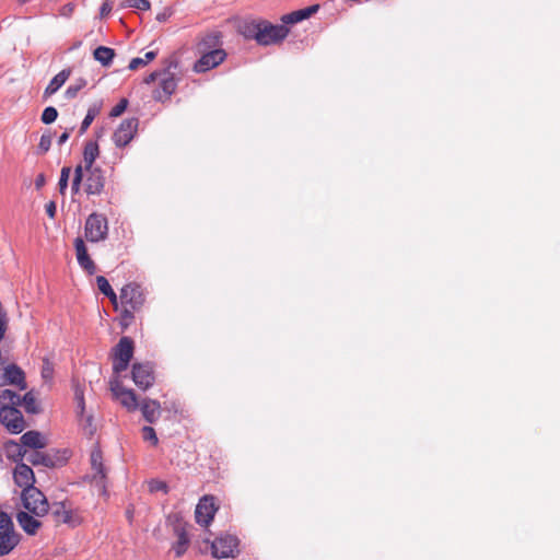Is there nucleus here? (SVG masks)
<instances>
[{"instance_id": "f257e3e1", "label": "nucleus", "mask_w": 560, "mask_h": 560, "mask_svg": "<svg viewBox=\"0 0 560 560\" xmlns=\"http://www.w3.org/2000/svg\"><path fill=\"white\" fill-rule=\"evenodd\" d=\"M289 34L284 24L275 25L268 21L253 22L246 26L245 36L253 37L259 45L268 46L282 42Z\"/></svg>"}, {"instance_id": "f03ea898", "label": "nucleus", "mask_w": 560, "mask_h": 560, "mask_svg": "<svg viewBox=\"0 0 560 560\" xmlns=\"http://www.w3.org/2000/svg\"><path fill=\"white\" fill-rule=\"evenodd\" d=\"M21 444L10 441L7 444V450L9 452V457L13 462L23 460L24 457L28 455L31 451H27L26 447L32 448V451L42 450L46 446V441L40 432L38 431H27L25 432L21 439Z\"/></svg>"}, {"instance_id": "7ed1b4c3", "label": "nucleus", "mask_w": 560, "mask_h": 560, "mask_svg": "<svg viewBox=\"0 0 560 560\" xmlns=\"http://www.w3.org/2000/svg\"><path fill=\"white\" fill-rule=\"evenodd\" d=\"M70 456V452L68 450H49L47 452L31 451L28 455L25 457L26 460L33 466H44L48 468H55L62 466L67 463Z\"/></svg>"}, {"instance_id": "20e7f679", "label": "nucleus", "mask_w": 560, "mask_h": 560, "mask_svg": "<svg viewBox=\"0 0 560 560\" xmlns=\"http://www.w3.org/2000/svg\"><path fill=\"white\" fill-rule=\"evenodd\" d=\"M22 502L25 510L36 517L46 515L51 508L45 494L36 487L22 490Z\"/></svg>"}, {"instance_id": "39448f33", "label": "nucleus", "mask_w": 560, "mask_h": 560, "mask_svg": "<svg viewBox=\"0 0 560 560\" xmlns=\"http://www.w3.org/2000/svg\"><path fill=\"white\" fill-rule=\"evenodd\" d=\"M56 524H65L70 528L80 526L83 522L80 510L73 509L66 501L54 502L50 510Z\"/></svg>"}, {"instance_id": "423d86ee", "label": "nucleus", "mask_w": 560, "mask_h": 560, "mask_svg": "<svg viewBox=\"0 0 560 560\" xmlns=\"http://www.w3.org/2000/svg\"><path fill=\"white\" fill-rule=\"evenodd\" d=\"M84 234L91 243L105 241L108 236L107 218L102 213H91L85 220Z\"/></svg>"}, {"instance_id": "0eeeda50", "label": "nucleus", "mask_w": 560, "mask_h": 560, "mask_svg": "<svg viewBox=\"0 0 560 560\" xmlns=\"http://www.w3.org/2000/svg\"><path fill=\"white\" fill-rule=\"evenodd\" d=\"M133 355V340L130 337H121L113 349V371L119 374L128 369Z\"/></svg>"}, {"instance_id": "6e6552de", "label": "nucleus", "mask_w": 560, "mask_h": 560, "mask_svg": "<svg viewBox=\"0 0 560 560\" xmlns=\"http://www.w3.org/2000/svg\"><path fill=\"white\" fill-rule=\"evenodd\" d=\"M84 191L89 196H100L105 187V171L100 166L83 168Z\"/></svg>"}, {"instance_id": "1a4fd4ad", "label": "nucleus", "mask_w": 560, "mask_h": 560, "mask_svg": "<svg viewBox=\"0 0 560 560\" xmlns=\"http://www.w3.org/2000/svg\"><path fill=\"white\" fill-rule=\"evenodd\" d=\"M0 423L12 434H19L25 428L22 412L13 406L0 407Z\"/></svg>"}, {"instance_id": "9d476101", "label": "nucleus", "mask_w": 560, "mask_h": 560, "mask_svg": "<svg viewBox=\"0 0 560 560\" xmlns=\"http://www.w3.org/2000/svg\"><path fill=\"white\" fill-rule=\"evenodd\" d=\"M177 61L173 59L167 60V68L163 70V79L160 82L159 89L154 92V98L156 101L168 100L170 96L175 92L177 83L174 74L170 72L171 68H176Z\"/></svg>"}, {"instance_id": "9b49d317", "label": "nucleus", "mask_w": 560, "mask_h": 560, "mask_svg": "<svg viewBox=\"0 0 560 560\" xmlns=\"http://www.w3.org/2000/svg\"><path fill=\"white\" fill-rule=\"evenodd\" d=\"M120 302L124 306L132 310H140L144 303V293L140 284L131 282L124 285L120 290Z\"/></svg>"}, {"instance_id": "f8f14e48", "label": "nucleus", "mask_w": 560, "mask_h": 560, "mask_svg": "<svg viewBox=\"0 0 560 560\" xmlns=\"http://www.w3.org/2000/svg\"><path fill=\"white\" fill-rule=\"evenodd\" d=\"M139 119L136 117L122 120L113 135L115 145L118 148L126 147L137 133Z\"/></svg>"}, {"instance_id": "ddd939ff", "label": "nucleus", "mask_w": 560, "mask_h": 560, "mask_svg": "<svg viewBox=\"0 0 560 560\" xmlns=\"http://www.w3.org/2000/svg\"><path fill=\"white\" fill-rule=\"evenodd\" d=\"M237 545V538L232 535L218 537L211 545L212 556L218 559L233 557Z\"/></svg>"}, {"instance_id": "4468645a", "label": "nucleus", "mask_w": 560, "mask_h": 560, "mask_svg": "<svg viewBox=\"0 0 560 560\" xmlns=\"http://www.w3.org/2000/svg\"><path fill=\"white\" fill-rule=\"evenodd\" d=\"M217 508L212 495L202 497L195 510L196 522L201 526H208L214 517Z\"/></svg>"}, {"instance_id": "2eb2a0df", "label": "nucleus", "mask_w": 560, "mask_h": 560, "mask_svg": "<svg viewBox=\"0 0 560 560\" xmlns=\"http://www.w3.org/2000/svg\"><path fill=\"white\" fill-rule=\"evenodd\" d=\"M132 380L140 389H148L154 383L153 369L149 363H135L132 365Z\"/></svg>"}, {"instance_id": "dca6fc26", "label": "nucleus", "mask_w": 560, "mask_h": 560, "mask_svg": "<svg viewBox=\"0 0 560 560\" xmlns=\"http://www.w3.org/2000/svg\"><path fill=\"white\" fill-rule=\"evenodd\" d=\"M4 385H15L21 390L26 389L27 384L23 370L14 363L7 365L0 376V386Z\"/></svg>"}, {"instance_id": "f3484780", "label": "nucleus", "mask_w": 560, "mask_h": 560, "mask_svg": "<svg viewBox=\"0 0 560 560\" xmlns=\"http://www.w3.org/2000/svg\"><path fill=\"white\" fill-rule=\"evenodd\" d=\"M223 49H214L203 54L195 63L194 70L198 73L206 72L219 66L225 59Z\"/></svg>"}, {"instance_id": "a211bd4d", "label": "nucleus", "mask_w": 560, "mask_h": 560, "mask_svg": "<svg viewBox=\"0 0 560 560\" xmlns=\"http://www.w3.org/2000/svg\"><path fill=\"white\" fill-rule=\"evenodd\" d=\"M112 392L114 396L126 407L129 411H135L139 408L137 395L132 389L122 387L118 382L112 383Z\"/></svg>"}, {"instance_id": "6ab92c4d", "label": "nucleus", "mask_w": 560, "mask_h": 560, "mask_svg": "<svg viewBox=\"0 0 560 560\" xmlns=\"http://www.w3.org/2000/svg\"><path fill=\"white\" fill-rule=\"evenodd\" d=\"M15 463L16 466L13 472L15 483L23 489L33 488L35 482L33 469L22 460Z\"/></svg>"}, {"instance_id": "aec40b11", "label": "nucleus", "mask_w": 560, "mask_h": 560, "mask_svg": "<svg viewBox=\"0 0 560 560\" xmlns=\"http://www.w3.org/2000/svg\"><path fill=\"white\" fill-rule=\"evenodd\" d=\"M74 248L77 260L80 267L84 269L89 275H94L96 271V266L89 256L86 246L81 237H77L74 240Z\"/></svg>"}, {"instance_id": "412c9836", "label": "nucleus", "mask_w": 560, "mask_h": 560, "mask_svg": "<svg viewBox=\"0 0 560 560\" xmlns=\"http://www.w3.org/2000/svg\"><path fill=\"white\" fill-rule=\"evenodd\" d=\"M91 466L94 470L93 479L96 481L97 485H102L105 487V479H106V468L103 464V454L98 446H95L90 456Z\"/></svg>"}, {"instance_id": "4be33fe9", "label": "nucleus", "mask_w": 560, "mask_h": 560, "mask_svg": "<svg viewBox=\"0 0 560 560\" xmlns=\"http://www.w3.org/2000/svg\"><path fill=\"white\" fill-rule=\"evenodd\" d=\"M16 521L22 529L28 535H35L42 523L36 518L35 515L27 511H20L16 513Z\"/></svg>"}, {"instance_id": "5701e85b", "label": "nucleus", "mask_w": 560, "mask_h": 560, "mask_svg": "<svg viewBox=\"0 0 560 560\" xmlns=\"http://www.w3.org/2000/svg\"><path fill=\"white\" fill-rule=\"evenodd\" d=\"M319 9L318 4L310 5L307 8L293 11L291 13L284 14L281 18L282 23L287 26L288 24H295L303 20L308 19L313 14H315Z\"/></svg>"}, {"instance_id": "b1692460", "label": "nucleus", "mask_w": 560, "mask_h": 560, "mask_svg": "<svg viewBox=\"0 0 560 560\" xmlns=\"http://www.w3.org/2000/svg\"><path fill=\"white\" fill-rule=\"evenodd\" d=\"M139 407L143 418L149 423H154L159 419L161 405L158 400L144 398Z\"/></svg>"}, {"instance_id": "393cba45", "label": "nucleus", "mask_w": 560, "mask_h": 560, "mask_svg": "<svg viewBox=\"0 0 560 560\" xmlns=\"http://www.w3.org/2000/svg\"><path fill=\"white\" fill-rule=\"evenodd\" d=\"M20 542L15 532H0V557L9 555Z\"/></svg>"}, {"instance_id": "a878e982", "label": "nucleus", "mask_w": 560, "mask_h": 560, "mask_svg": "<svg viewBox=\"0 0 560 560\" xmlns=\"http://www.w3.org/2000/svg\"><path fill=\"white\" fill-rule=\"evenodd\" d=\"M174 533L177 536V541L173 545V550L176 557H182L188 548L189 537L183 524L175 525Z\"/></svg>"}, {"instance_id": "bb28decb", "label": "nucleus", "mask_w": 560, "mask_h": 560, "mask_svg": "<svg viewBox=\"0 0 560 560\" xmlns=\"http://www.w3.org/2000/svg\"><path fill=\"white\" fill-rule=\"evenodd\" d=\"M71 74L70 69H63L59 73H57L48 83L44 91V98L47 100L66 83V81L69 79Z\"/></svg>"}, {"instance_id": "cd10ccee", "label": "nucleus", "mask_w": 560, "mask_h": 560, "mask_svg": "<svg viewBox=\"0 0 560 560\" xmlns=\"http://www.w3.org/2000/svg\"><path fill=\"white\" fill-rule=\"evenodd\" d=\"M100 155V148L96 141H88L83 148V168H90L95 165V161Z\"/></svg>"}, {"instance_id": "c85d7f7f", "label": "nucleus", "mask_w": 560, "mask_h": 560, "mask_svg": "<svg viewBox=\"0 0 560 560\" xmlns=\"http://www.w3.org/2000/svg\"><path fill=\"white\" fill-rule=\"evenodd\" d=\"M115 55V50L106 46H98L93 52L94 59L98 61L103 67H109Z\"/></svg>"}, {"instance_id": "c756f323", "label": "nucleus", "mask_w": 560, "mask_h": 560, "mask_svg": "<svg viewBox=\"0 0 560 560\" xmlns=\"http://www.w3.org/2000/svg\"><path fill=\"white\" fill-rule=\"evenodd\" d=\"M96 283H97L98 290L104 295H106L110 300L112 304L117 308L118 296L115 293V291L113 290V288L110 287L108 280L104 276H97Z\"/></svg>"}, {"instance_id": "7c9ffc66", "label": "nucleus", "mask_w": 560, "mask_h": 560, "mask_svg": "<svg viewBox=\"0 0 560 560\" xmlns=\"http://www.w3.org/2000/svg\"><path fill=\"white\" fill-rule=\"evenodd\" d=\"M22 396L11 389H3L0 392V405L4 406H13L18 408L21 406Z\"/></svg>"}, {"instance_id": "2f4dec72", "label": "nucleus", "mask_w": 560, "mask_h": 560, "mask_svg": "<svg viewBox=\"0 0 560 560\" xmlns=\"http://www.w3.org/2000/svg\"><path fill=\"white\" fill-rule=\"evenodd\" d=\"M78 417L80 418V427L83 430L84 434L88 435L89 438H92L97 430L96 424L94 422V417L92 415L84 416V413L78 415Z\"/></svg>"}, {"instance_id": "473e14b6", "label": "nucleus", "mask_w": 560, "mask_h": 560, "mask_svg": "<svg viewBox=\"0 0 560 560\" xmlns=\"http://www.w3.org/2000/svg\"><path fill=\"white\" fill-rule=\"evenodd\" d=\"M21 406L24 407L27 413L34 415L39 411L36 398L34 397L32 392H28L24 396H22Z\"/></svg>"}, {"instance_id": "72a5a7b5", "label": "nucleus", "mask_w": 560, "mask_h": 560, "mask_svg": "<svg viewBox=\"0 0 560 560\" xmlns=\"http://www.w3.org/2000/svg\"><path fill=\"white\" fill-rule=\"evenodd\" d=\"M98 113H100L98 105H93L88 109V113H86L83 121L81 122L80 135H83L88 130V128L91 126V124L93 122L95 117L98 115Z\"/></svg>"}, {"instance_id": "f704fd0d", "label": "nucleus", "mask_w": 560, "mask_h": 560, "mask_svg": "<svg viewBox=\"0 0 560 560\" xmlns=\"http://www.w3.org/2000/svg\"><path fill=\"white\" fill-rule=\"evenodd\" d=\"M119 8H133L140 11H148L151 8V3L149 0H124L120 2Z\"/></svg>"}, {"instance_id": "c9c22d12", "label": "nucleus", "mask_w": 560, "mask_h": 560, "mask_svg": "<svg viewBox=\"0 0 560 560\" xmlns=\"http://www.w3.org/2000/svg\"><path fill=\"white\" fill-rule=\"evenodd\" d=\"M86 80L83 78L77 79L73 84L67 88L65 92L66 97L69 100L74 98L78 93L86 85Z\"/></svg>"}, {"instance_id": "e433bc0d", "label": "nucleus", "mask_w": 560, "mask_h": 560, "mask_svg": "<svg viewBox=\"0 0 560 560\" xmlns=\"http://www.w3.org/2000/svg\"><path fill=\"white\" fill-rule=\"evenodd\" d=\"M83 177H84L83 166H82V164H79L74 168V176H73V180L71 184V191L73 195L79 192L81 183L84 182Z\"/></svg>"}, {"instance_id": "4c0bfd02", "label": "nucleus", "mask_w": 560, "mask_h": 560, "mask_svg": "<svg viewBox=\"0 0 560 560\" xmlns=\"http://www.w3.org/2000/svg\"><path fill=\"white\" fill-rule=\"evenodd\" d=\"M74 400L77 402V413L83 415L85 411L84 390L79 384L74 385Z\"/></svg>"}, {"instance_id": "58836bf2", "label": "nucleus", "mask_w": 560, "mask_h": 560, "mask_svg": "<svg viewBox=\"0 0 560 560\" xmlns=\"http://www.w3.org/2000/svg\"><path fill=\"white\" fill-rule=\"evenodd\" d=\"M71 174V168L69 166H63L60 172V177L58 182L59 191L65 194V190L68 187L69 177Z\"/></svg>"}, {"instance_id": "ea45409f", "label": "nucleus", "mask_w": 560, "mask_h": 560, "mask_svg": "<svg viewBox=\"0 0 560 560\" xmlns=\"http://www.w3.org/2000/svg\"><path fill=\"white\" fill-rule=\"evenodd\" d=\"M58 117V112L55 107L48 106L43 110L42 121L46 125L52 124Z\"/></svg>"}, {"instance_id": "a19ab883", "label": "nucleus", "mask_w": 560, "mask_h": 560, "mask_svg": "<svg viewBox=\"0 0 560 560\" xmlns=\"http://www.w3.org/2000/svg\"><path fill=\"white\" fill-rule=\"evenodd\" d=\"M138 310H132L131 307L129 306H124V310L121 311V314H120V324L124 326V327H127L131 324V322L135 318V315L133 313L137 312Z\"/></svg>"}, {"instance_id": "79ce46f5", "label": "nucleus", "mask_w": 560, "mask_h": 560, "mask_svg": "<svg viewBox=\"0 0 560 560\" xmlns=\"http://www.w3.org/2000/svg\"><path fill=\"white\" fill-rule=\"evenodd\" d=\"M0 532H15L12 520L5 512H0Z\"/></svg>"}, {"instance_id": "37998d69", "label": "nucleus", "mask_w": 560, "mask_h": 560, "mask_svg": "<svg viewBox=\"0 0 560 560\" xmlns=\"http://www.w3.org/2000/svg\"><path fill=\"white\" fill-rule=\"evenodd\" d=\"M142 438L144 441L151 442L154 446L159 443L155 430L152 427L147 425L142 428Z\"/></svg>"}, {"instance_id": "c03bdc74", "label": "nucleus", "mask_w": 560, "mask_h": 560, "mask_svg": "<svg viewBox=\"0 0 560 560\" xmlns=\"http://www.w3.org/2000/svg\"><path fill=\"white\" fill-rule=\"evenodd\" d=\"M52 136L50 132H45L42 135L39 143H38V150L42 153H46L50 147H51Z\"/></svg>"}, {"instance_id": "a18cd8bd", "label": "nucleus", "mask_w": 560, "mask_h": 560, "mask_svg": "<svg viewBox=\"0 0 560 560\" xmlns=\"http://www.w3.org/2000/svg\"><path fill=\"white\" fill-rule=\"evenodd\" d=\"M128 106V100L121 98L110 110V117H118L120 116Z\"/></svg>"}, {"instance_id": "49530a36", "label": "nucleus", "mask_w": 560, "mask_h": 560, "mask_svg": "<svg viewBox=\"0 0 560 560\" xmlns=\"http://www.w3.org/2000/svg\"><path fill=\"white\" fill-rule=\"evenodd\" d=\"M172 8H165L162 12L156 14V21L163 23L166 22L173 15Z\"/></svg>"}, {"instance_id": "de8ad7c7", "label": "nucleus", "mask_w": 560, "mask_h": 560, "mask_svg": "<svg viewBox=\"0 0 560 560\" xmlns=\"http://www.w3.org/2000/svg\"><path fill=\"white\" fill-rule=\"evenodd\" d=\"M113 9V1L112 0H105L100 9V15L102 18L107 16Z\"/></svg>"}, {"instance_id": "09e8293b", "label": "nucleus", "mask_w": 560, "mask_h": 560, "mask_svg": "<svg viewBox=\"0 0 560 560\" xmlns=\"http://www.w3.org/2000/svg\"><path fill=\"white\" fill-rule=\"evenodd\" d=\"M145 65H147V61L143 58L137 57V58H133L130 60L128 68L130 70H137L140 67L145 66Z\"/></svg>"}, {"instance_id": "8fccbe9b", "label": "nucleus", "mask_w": 560, "mask_h": 560, "mask_svg": "<svg viewBox=\"0 0 560 560\" xmlns=\"http://www.w3.org/2000/svg\"><path fill=\"white\" fill-rule=\"evenodd\" d=\"M46 213L49 218L54 219L56 217L57 206L55 201H49L46 206Z\"/></svg>"}, {"instance_id": "3c124183", "label": "nucleus", "mask_w": 560, "mask_h": 560, "mask_svg": "<svg viewBox=\"0 0 560 560\" xmlns=\"http://www.w3.org/2000/svg\"><path fill=\"white\" fill-rule=\"evenodd\" d=\"M42 376L45 380H49L52 377V368L48 362H45L42 369Z\"/></svg>"}, {"instance_id": "603ef678", "label": "nucleus", "mask_w": 560, "mask_h": 560, "mask_svg": "<svg viewBox=\"0 0 560 560\" xmlns=\"http://www.w3.org/2000/svg\"><path fill=\"white\" fill-rule=\"evenodd\" d=\"M8 328V319L5 315L0 316V341L3 339Z\"/></svg>"}, {"instance_id": "864d4df0", "label": "nucleus", "mask_w": 560, "mask_h": 560, "mask_svg": "<svg viewBox=\"0 0 560 560\" xmlns=\"http://www.w3.org/2000/svg\"><path fill=\"white\" fill-rule=\"evenodd\" d=\"M163 74V71H154L152 73H150L145 79H144V83L147 84H151L153 82L156 81V79L159 77H161Z\"/></svg>"}, {"instance_id": "5fc2aeb1", "label": "nucleus", "mask_w": 560, "mask_h": 560, "mask_svg": "<svg viewBox=\"0 0 560 560\" xmlns=\"http://www.w3.org/2000/svg\"><path fill=\"white\" fill-rule=\"evenodd\" d=\"M45 183H46L45 175L44 174L37 175V177L35 179L36 189H40L45 185Z\"/></svg>"}, {"instance_id": "6e6d98bb", "label": "nucleus", "mask_w": 560, "mask_h": 560, "mask_svg": "<svg viewBox=\"0 0 560 560\" xmlns=\"http://www.w3.org/2000/svg\"><path fill=\"white\" fill-rule=\"evenodd\" d=\"M69 137H70L69 131H65L63 133H61L58 138V145H62L63 143H66L68 141Z\"/></svg>"}, {"instance_id": "4d7b16f0", "label": "nucleus", "mask_w": 560, "mask_h": 560, "mask_svg": "<svg viewBox=\"0 0 560 560\" xmlns=\"http://www.w3.org/2000/svg\"><path fill=\"white\" fill-rule=\"evenodd\" d=\"M166 483L165 482H162V481H156L154 486H152V489L153 490H162V491H165L166 492Z\"/></svg>"}, {"instance_id": "13d9d810", "label": "nucleus", "mask_w": 560, "mask_h": 560, "mask_svg": "<svg viewBox=\"0 0 560 560\" xmlns=\"http://www.w3.org/2000/svg\"><path fill=\"white\" fill-rule=\"evenodd\" d=\"M158 56V52L156 51H148L145 55H144V60L147 61V63L149 61H152L153 59H155V57Z\"/></svg>"}, {"instance_id": "bf43d9fd", "label": "nucleus", "mask_w": 560, "mask_h": 560, "mask_svg": "<svg viewBox=\"0 0 560 560\" xmlns=\"http://www.w3.org/2000/svg\"><path fill=\"white\" fill-rule=\"evenodd\" d=\"M65 9H66V12H69V11L71 12L72 11L71 4L66 5Z\"/></svg>"}, {"instance_id": "052dcab7", "label": "nucleus", "mask_w": 560, "mask_h": 560, "mask_svg": "<svg viewBox=\"0 0 560 560\" xmlns=\"http://www.w3.org/2000/svg\"><path fill=\"white\" fill-rule=\"evenodd\" d=\"M65 9H66V12H69V11L71 12L72 11L71 4L66 5Z\"/></svg>"}, {"instance_id": "680f3d73", "label": "nucleus", "mask_w": 560, "mask_h": 560, "mask_svg": "<svg viewBox=\"0 0 560 560\" xmlns=\"http://www.w3.org/2000/svg\"><path fill=\"white\" fill-rule=\"evenodd\" d=\"M28 1H30V0H18V2H19L20 4H25V3H27Z\"/></svg>"}, {"instance_id": "e2e57ef3", "label": "nucleus", "mask_w": 560, "mask_h": 560, "mask_svg": "<svg viewBox=\"0 0 560 560\" xmlns=\"http://www.w3.org/2000/svg\"><path fill=\"white\" fill-rule=\"evenodd\" d=\"M127 516H128L129 520H131L132 518V513L130 511H127Z\"/></svg>"}]
</instances>
